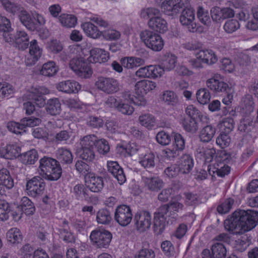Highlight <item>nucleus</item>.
Segmentation results:
<instances>
[{
  "label": "nucleus",
  "instance_id": "1",
  "mask_svg": "<svg viewBox=\"0 0 258 258\" xmlns=\"http://www.w3.org/2000/svg\"><path fill=\"white\" fill-rule=\"evenodd\" d=\"M258 223V212L253 210L235 211L224 221L225 229L233 234H242L253 229Z\"/></svg>",
  "mask_w": 258,
  "mask_h": 258
},
{
  "label": "nucleus",
  "instance_id": "2",
  "mask_svg": "<svg viewBox=\"0 0 258 258\" xmlns=\"http://www.w3.org/2000/svg\"><path fill=\"white\" fill-rule=\"evenodd\" d=\"M183 205L176 201H171L159 207L154 214L153 230L160 235L165 230L166 225L175 224L178 219L177 213L182 210Z\"/></svg>",
  "mask_w": 258,
  "mask_h": 258
},
{
  "label": "nucleus",
  "instance_id": "3",
  "mask_svg": "<svg viewBox=\"0 0 258 258\" xmlns=\"http://www.w3.org/2000/svg\"><path fill=\"white\" fill-rule=\"evenodd\" d=\"M142 18L149 19L148 25L153 31L163 33L168 30L167 23L161 16L160 11L154 7L143 9L140 13Z\"/></svg>",
  "mask_w": 258,
  "mask_h": 258
},
{
  "label": "nucleus",
  "instance_id": "4",
  "mask_svg": "<svg viewBox=\"0 0 258 258\" xmlns=\"http://www.w3.org/2000/svg\"><path fill=\"white\" fill-rule=\"evenodd\" d=\"M38 172L43 178L55 181L60 178L61 168L58 161L44 156L39 160Z\"/></svg>",
  "mask_w": 258,
  "mask_h": 258
},
{
  "label": "nucleus",
  "instance_id": "5",
  "mask_svg": "<svg viewBox=\"0 0 258 258\" xmlns=\"http://www.w3.org/2000/svg\"><path fill=\"white\" fill-rule=\"evenodd\" d=\"M3 8L13 15L18 14L22 24L28 29L34 31L36 29V24L29 14L20 5L12 3L10 0H0Z\"/></svg>",
  "mask_w": 258,
  "mask_h": 258
},
{
  "label": "nucleus",
  "instance_id": "6",
  "mask_svg": "<svg viewBox=\"0 0 258 258\" xmlns=\"http://www.w3.org/2000/svg\"><path fill=\"white\" fill-rule=\"evenodd\" d=\"M140 36L145 45L154 51H160L164 47V42L161 36L153 31H142Z\"/></svg>",
  "mask_w": 258,
  "mask_h": 258
},
{
  "label": "nucleus",
  "instance_id": "7",
  "mask_svg": "<svg viewBox=\"0 0 258 258\" xmlns=\"http://www.w3.org/2000/svg\"><path fill=\"white\" fill-rule=\"evenodd\" d=\"M95 85L98 90L107 94H114L119 90L118 81L111 77H98Z\"/></svg>",
  "mask_w": 258,
  "mask_h": 258
},
{
  "label": "nucleus",
  "instance_id": "8",
  "mask_svg": "<svg viewBox=\"0 0 258 258\" xmlns=\"http://www.w3.org/2000/svg\"><path fill=\"white\" fill-rule=\"evenodd\" d=\"M112 238L111 232L104 229L93 230L90 236L93 245L99 248L108 247Z\"/></svg>",
  "mask_w": 258,
  "mask_h": 258
},
{
  "label": "nucleus",
  "instance_id": "9",
  "mask_svg": "<svg viewBox=\"0 0 258 258\" xmlns=\"http://www.w3.org/2000/svg\"><path fill=\"white\" fill-rule=\"evenodd\" d=\"M4 40L10 43H15L19 49L25 50L28 48L29 42V36L23 31H13L11 34L6 32L4 35Z\"/></svg>",
  "mask_w": 258,
  "mask_h": 258
},
{
  "label": "nucleus",
  "instance_id": "10",
  "mask_svg": "<svg viewBox=\"0 0 258 258\" xmlns=\"http://www.w3.org/2000/svg\"><path fill=\"white\" fill-rule=\"evenodd\" d=\"M190 0H163L161 9L169 16L176 15L183 7L189 5Z\"/></svg>",
  "mask_w": 258,
  "mask_h": 258
},
{
  "label": "nucleus",
  "instance_id": "11",
  "mask_svg": "<svg viewBox=\"0 0 258 258\" xmlns=\"http://www.w3.org/2000/svg\"><path fill=\"white\" fill-rule=\"evenodd\" d=\"M136 228L140 232H143L150 228L152 216L150 212L146 210L138 211L134 217Z\"/></svg>",
  "mask_w": 258,
  "mask_h": 258
},
{
  "label": "nucleus",
  "instance_id": "12",
  "mask_svg": "<svg viewBox=\"0 0 258 258\" xmlns=\"http://www.w3.org/2000/svg\"><path fill=\"white\" fill-rule=\"evenodd\" d=\"M45 183L42 177L36 176L28 180L26 184V190L28 195L36 197L43 194Z\"/></svg>",
  "mask_w": 258,
  "mask_h": 258
},
{
  "label": "nucleus",
  "instance_id": "13",
  "mask_svg": "<svg viewBox=\"0 0 258 258\" xmlns=\"http://www.w3.org/2000/svg\"><path fill=\"white\" fill-rule=\"evenodd\" d=\"M133 218V214L131 208L125 205L116 207L114 213V219L120 226L128 225Z\"/></svg>",
  "mask_w": 258,
  "mask_h": 258
},
{
  "label": "nucleus",
  "instance_id": "14",
  "mask_svg": "<svg viewBox=\"0 0 258 258\" xmlns=\"http://www.w3.org/2000/svg\"><path fill=\"white\" fill-rule=\"evenodd\" d=\"M183 7L180 16V22L182 25L187 27L188 31L194 32L197 30V25L194 22L195 18L194 10L191 8Z\"/></svg>",
  "mask_w": 258,
  "mask_h": 258
},
{
  "label": "nucleus",
  "instance_id": "15",
  "mask_svg": "<svg viewBox=\"0 0 258 258\" xmlns=\"http://www.w3.org/2000/svg\"><path fill=\"white\" fill-rule=\"evenodd\" d=\"M86 187L92 192H99L104 186L103 179L102 177L90 173L85 176Z\"/></svg>",
  "mask_w": 258,
  "mask_h": 258
},
{
  "label": "nucleus",
  "instance_id": "16",
  "mask_svg": "<svg viewBox=\"0 0 258 258\" xmlns=\"http://www.w3.org/2000/svg\"><path fill=\"white\" fill-rule=\"evenodd\" d=\"M29 43V55L25 60V63L27 66L35 64L42 53V49L39 47L36 40L33 39Z\"/></svg>",
  "mask_w": 258,
  "mask_h": 258
},
{
  "label": "nucleus",
  "instance_id": "17",
  "mask_svg": "<svg viewBox=\"0 0 258 258\" xmlns=\"http://www.w3.org/2000/svg\"><path fill=\"white\" fill-rule=\"evenodd\" d=\"M211 249L214 257L212 256L210 250L205 249L202 252V258H225L226 256V248L222 243H215Z\"/></svg>",
  "mask_w": 258,
  "mask_h": 258
},
{
  "label": "nucleus",
  "instance_id": "18",
  "mask_svg": "<svg viewBox=\"0 0 258 258\" xmlns=\"http://www.w3.org/2000/svg\"><path fill=\"white\" fill-rule=\"evenodd\" d=\"M108 171L118 181L120 184H122L126 181V177L123 169L116 161H108L107 162Z\"/></svg>",
  "mask_w": 258,
  "mask_h": 258
},
{
  "label": "nucleus",
  "instance_id": "19",
  "mask_svg": "<svg viewBox=\"0 0 258 258\" xmlns=\"http://www.w3.org/2000/svg\"><path fill=\"white\" fill-rule=\"evenodd\" d=\"M49 93V90L44 87H38L32 88L29 93L30 99L34 101L35 104L39 107H41L45 104V100L42 95Z\"/></svg>",
  "mask_w": 258,
  "mask_h": 258
},
{
  "label": "nucleus",
  "instance_id": "20",
  "mask_svg": "<svg viewBox=\"0 0 258 258\" xmlns=\"http://www.w3.org/2000/svg\"><path fill=\"white\" fill-rule=\"evenodd\" d=\"M90 55L88 58L89 61L92 63L99 62L100 63L106 62L109 59V54L104 49L94 48L90 51Z\"/></svg>",
  "mask_w": 258,
  "mask_h": 258
},
{
  "label": "nucleus",
  "instance_id": "21",
  "mask_svg": "<svg viewBox=\"0 0 258 258\" xmlns=\"http://www.w3.org/2000/svg\"><path fill=\"white\" fill-rule=\"evenodd\" d=\"M56 88L59 91L66 93L78 92L81 88V85L77 82L67 80L61 82L56 85Z\"/></svg>",
  "mask_w": 258,
  "mask_h": 258
},
{
  "label": "nucleus",
  "instance_id": "22",
  "mask_svg": "<svg viewBox=\"0 0 258 258\" xmlns=\"http://www.w3.org/2000/svg\"><path fill=\"white\" fill-rule=\"evenodd\" d=\"M207 87L216 93H225L231 91L228 85L223 81H220L215 78L208 79L206 82Z\"/></svg>",
  "mask_w": 258,
  "mask_h": 258
},
{
  "label": "nucleus",
  "instance_id": "23",
  "mask_svg": "<svg viewBox=\"0 0 258 258\" xmlns=\"http://www.w3.org/2000/svg\"><path fill=\"white\" fill-rule=\"evenodd\" d=\"M145 186L150 191L157 192L164 185L162 180L158 177H142Z\"/></svg>",
  "mask_w": 258,
  "mask_h": 258
},
{
  "label": "nucleus",
  "instance_id": "24",
  "mask_svg": "<svg viewBox=\"0 0 258 258\" xmlns=\"http://www.w3.org/2000/svg\"><path fill=\"white\" fill-rule=\"evenodd\" d=\"M177 61V58L174 54L166 52L161 57V65L165 71H170L175 68Z\"/></svg>",
  "mask_w": 258,
  "mask_h": 258
},
{
  "label": "nucleus",
  "instance_id": "25",
  "mask_svg": "<svg viewBox=\"0 0 258 258\" xmlns=\"http://www.w3.org/2000/svg\"><path fill=\"white\" fill-rule=\"evenodd\" d=\"M21 148L15 144L8 145L5 148H0L1 157L8 159H13L19 156Z\"/></svg>",
  "mask_w": 258,
  "mask_h": 258
},
{
  "label": "nucleus",
  "instance_id": "26",
  "mask_svg": "<svg viewBox=\"0 0 258 258\" xmlns=\"http://www.w3.org/2000/svg\"><path fill=\"white\" fill-rule=\"evenodd\" d=\"M156 87L155 82L149 80H141L138 81L135 85L136 93H140L143 95L153 90Z\"/></svg>",
  "mask_w": 258,
  "mask_h": 258
},
{
  "label": "nucleus",
  "instance_id": "27",
  "mask_svg": "<svg viewBox=\"0 0 258 258\" xmlns=\"http://www.w3.org/2000/svg\"><path fill=\"white\" fill-rule=\"evenodd\" d=\"M197 58L201 59L202 62L208 64L215 63L218 60L216 54L211 49L200 50L197 53Z\"/></svg>",
  "mask_w": 258,
  "mask_h": 258
},
{
  "label": "nucleus",
  "instance_id": "28",
  "mask_svg": "<svg viewBox=\"0 0 258 258\" xmlns=\"http://www.w3.org/2000/svg\"><path fill=\"white\" fill-rule=\"evenodd\" d=\"M178 167L180 173L187 174L192 169L194 166V161L192 157L188 154H184L180 158Z\"/></svg>",
  "mask_w": 258,
  "mask_h": 258
},
{
  "label": "nucleus",
  "instance_id": "29",
  "mask_svg": "<svg viewBox=\"0 0 258 258\" xmlns=\"http://www.w3.org/2000/svg\"><path fill=\"white\" fill-rule=\"evenodd\" d=\"M56 156L58 162L69 164L72 162L73 157L71 151L65 148H59L56 152Z\"/></svg>",
  "mask_w": 258,
  "mask_h": 258
},
{
  "label": "nucleus",
  "instance_id": "30",
  "mask_svg": "<svg viewBox=\"0 0 258 258\" xmlns=\"http://www.w3.org/2000/svg\"><path fill=\"white\" fill-rule=\"evenodd\" d=\"M255 107L253 98L251 95H246L242 100V109L243 115H251Z\"/></svg>",
  "mask_w": 258,
  "mask_h": 258
},
{
  "label": "nucleus",
  "instance_id": "31",
  "mask_svg": "<svg viewBox=\"0 0 258 258\" xmlns=\"http://www.w3.org/2000/svg\"><path fill=\"white\" fill-rule=\"evenodd\" d=\"M257 123L253 121V116L243 115V118L240 121L238 130L243 132L248 133L251 131Z\"/></svg>",
  "mask_w": 258,
  "mask_h": 258
},
{
  "label": "nucleus",
  "instance_id": "32",
  "mask_svg": "<svg viewBox=\"0 0 258 258\" xmlns=\"http://www.w3.org/2000/svg\"><path fill=\"white\" fill-rule=\"evenodd\" d=\"M121 65L125 68L131 69L144 63V60L137 57H125L120 60Z\"/></svg>",
  "mask_w": 258,
  "mask_h": 258
},
{
  "label": "nucleus",
  "instance_id": "33",
  "mask_svg": "<svg viewBox=\"0 0 258 258\" xmlns=\"http://www.w3.org/2000/svg\"><path fill=\"white\" fill-rule=\"evenodd\" d=\"M81 27L86 34L93 39H98L101 36L102 31H100L97 27L91 22H85Z\"/></svg>",
  "mask_w": 258,
  "mask_h": 258
},
{
  "label": "nucleus",
  "instance_id": "34",
  "mask_svg": "<svg viewBox=\"0 0 258 258\" xmlns=\"http://www.w3.org/2000/svg\"><path fill=\"white\" fill-rule=\"evenodd\" d=\"M46 109L47 112L51 115L59 114L61 109L59 100L57 98L49 99L47 102Z\"/></svg>",
  "mask_w": 258,
  "mask_h": 258
},
{
  "label": "nucleus",
  "instance_id": "35",
  "mask_svg": "<svg viewBox=\"0 0 258 258\" xmlns=\"http://www.w3.org/2000/svg\"><path fill=\"white\" fill-rule=\"evenodd\" d=\"M216 133V128L212 125H207L200 131L199 137L203 142H209L212 140Z\"/></svg>",
  "mask_w": 258,
  "mask_h": 258
},
{
  "label": "nucleus",
  "instance_id": "36",
  "mask_svg": "<svg viewBox=\"0 0 258 258\" xmlns=\"http://www.w3.org/2000/svg\"><path fill=\"white\" fill-rule=\"evenodd\" d=\"M57 71L58 68L55 63L50 61L43 64L40 73L44 76L50 77L54 76Z\"/></svg>",
  "mask_w": 258,
  "mask_h": 258
},
{
  "label": "nucleus",
  "instance_id": "37",
  "mask_svg": "<svg viewBox=\"0 0 258 258\" xmlns=\"http://www.w3.org/2000/svg\"><path fill=\"white\" fill-rule=\"evenodd\" d=\"M112 220L110 212L105 208L100 209L96 214V221L99 224L108 225Z\"/></svg>",
  "mask_w": 258,
  "mask_h": 258
},
{
  "label": "nucleus",
  "instance_id": "38",
  "mask_svg": "<svg viewBox=\"0 0 258 258\" xmlns=\"http://www.w3.org/2000/svg\"><path fill=\"white\" fill-rule=\"evenodd\" d=\"M21 159L25 165L34 164L38 159V154L35 149L29 150L21 155Z\"/></svg>",
  "mask_w": 258,
  "mask_h": 258
},
{
  "label": "nucleus",
  "instance_id": "39",
  "mask_svg": "<svg viewBox=\"0 0 258 258\" xmlns=\"http://www.w3.org/2000/svg\"><path fill=\"white\" fill-rule=\"evenodd\" d=\"M43 115V114H39L37 117H30L22 118L20 120V122L23 132H25V128L26 127H33L39 125L41 122V118Z\"/></svg>",
  "mask_w": 258,
  "mask_h": 258
},
{
  "label": "nucleus",
  "instance_id": "40",
  "mask_svg": "<svg viewBox=\"0 0 258 258\" xmlns=\"http://www.w3.org/2000/svg\"><path fill=\"white\" fill-rule=\"evenodd\" d=\"M139 163L147 170L153 169L155 166L154 155L151 153L145 155L140 158Z\"/></svg>",
  "mask_w": 258,
  "mask_h": 258
},
{
  "label": "nucleus",
  "instance_id": "41",
  "mask_svg": "<svg viewBox=\"0 0 258 258\" xmlns=\"http://www.w3.org/2000/svg\"><path fill=\"white\" fill-rule=\"evenodd\" d=\"M58 19L61 25L67 28L74 27L77 23L76 17L73 15L63 14L59 17Z\"/></svg>",
  "mask_w": 258,
  "mask_h": 258
},
{
  "label": "nucleus",
  "instance_id": "42",
  "mask_svg": "<svg viewBox=\"0 0 258 258\" xmlns=\"http://www.w3.org/2000/svg\"><path fill=\"white\" fill-rule=\"evenodd\" d=\"M20 209L26 215H29L34 214L35 208L34 204L26 197L22 198L20 204Z\"/></svg>",
  "mask_w": 258,
  "mask_h": 258
},
{
  "label": "nucleus",
  "instance_id": "43",
  "mask_svg": "<svg viewBox=\"0 0 258 258\" xmlns=\"http://www.w3.org/2000/svg\"><path fill=\"white\" fill-rule=\"evenodd\" d=\"M0 180L7 188L11 189L14 186V180L10 172L6 168L0 169Z\"/></svg>",
  "mask_w": 258,
  "mask_h": 258
},
{
  "label": "nucleus",
  "instance_id": "44",
  "mask_svg": "<svg viewBox=\"0 0 258 258\" xmlns=\"http://www.w3.org/2000/svg\"><path fill=\"white\" fill-rule=\"evenodd\" d=\"M251 239V237L247 235L242 236L235 241V250L238 252L244 251L249 246Z\"/></svg>",
  "mask_w": 258,
  "mask_h": 258
},
{
  "label": "nucleus",
  "instance_id": "45",
  "mask_svg": "<svg viewBox=\"0 0 258 258\" xmlns=\"http://www.w3.org/2000/svg\"><path fill=\"white\" fill-rule=\"evenodd\" d=\"M7 238L12 243H18L22 240V234L20 230L17 228L10 229L7 233Z\"/></svg>",
  "mask_w": 258,
  "mask_h": 258
},
{
  "label": "nucleus",
  "instance_id": "46",
  "mask_svg": "<svg viewBox=\"0 0 258 258\" xmlns=\"http://www.w3.org/2000/svg\"><path fill=\"white\" fill-rule=\"evenodd\" d=\"M97 137L94 135H87L80 140L81 148H94L98 141Z\"/></svg>",
  "mask_w": 258,
  "mask_h": 258
},
{
  "label": "nucleus",
  "instance_id": "47",
  "mask_svg": "<svg viewBox=\"0 0 258 258\" xmlns=\"http://www.w3.org/2000/svg\"><path fill=\"white\" fill-rule=\"evenodd\" d=\"M183 128L188 132L196 133L198 130V124L194 118H184L182 120Z\"/></svg>",
  "mask_w": 258,
  "mask_h": 258
},
{
  "label": "nucleus",
  "instance_id": "48",
  "mask_svg": "<svg viewBox=\"0 0 258 258\" xmlns=\"http://www.w3.org/2000/svg\"><path fill=\"white\" fill-rule=\"evenodd\" d=\"M197 17L201 23L208 26L211 24V18L208 10L199 6L197 9Z\"/></svg>",
  "mask_w": 258,
  "mask_h": 258
},
{
  "label": "nucleus",
  "instance_id": "49",
  "mask_svg": "<svg viewBox=\"0 0 258 258\" xmlns=\"http://www.w3.org/2000/svg\"><path fill=\"white\" fill-rule=\"evenodd\" d=\"M221 132L229 134L234 127V121L231 117H226L223 119L219 124Z\"/></svg>",
  "mask_w": 258,
  "mask_h": 258
},
{
  "label": "nucleus",
  "instance_id": "50",
  "mask_svg": "<svg viewBox=\"0 0 258 258\" xmlns=\"http://www.w3.org/2000/svg\"><path fill=\"white\" fill-rule=\"evenodd\" d=\"M196 96L198 101L203 105L208 103L211 98L210 93L206 88L199 89L197 92Z\"/></svg>",
  "mask_w": 258,
  "mask_h": 258
},
{
  "label": "nucleus",
  "instance_id": "51",
  "mask_svg": "<svg viewBox=\"0 0 258 258\" xmlns=\"http://www.w3.org/2000/svg\"><path fill=\"white\" fill-rule=\"evenodd\" d=\"M139 120L142 125L149 128L153 127L155 123V117L150 114H144L140 115Z\"/></svg>",
  "mask_w": 258,
  "mask_h": 258
},
{
  "label": "nucleus",
  "instance_id": "52",
  "mask_svg": "<svg viewBox=\"0 0 258 258\" xmlns=\"http://www.w3.org/2000/svg\"><path fill=\"white\" fill-rule=\"evenodd\" d=\"M59 237L67 243L75 241V236L70 228H60L58 230Z\"/></svg>",
  "mask_w": 258,
  "mask_h": 258
},
{
  "label": "nucleus",
  "instance_id": "53",
  "mask_svg": "<svg viewBox=\"0 0 258 258\" xmlns=\"http://www.w3.org/2000/svg\"><path fill=\"white\" fill-rule=\"evenodd\" d=\"M10 212L9 204L5 200H0V220L4 221L8 220Z\"/></svg>",
  "mask_w": 258,
  "mask_h": 258
},
{
  "label": "nucleus",
  "instance_id": "54",
  "mask_svg": "<svg viewBox=\"0 0 258 258\" xmlns=\"http://www.w3.org/2000/svg\"><path fill=\"white\" fill-rule=\"evenodd\" d=\"M233 204L234 200L231 198H228L217 207V210L220 214H226L230 211Z\"/></svg>",
  "mask_w": 258,
  "mask_h": 258
},
{
  "label": "nucleus",
  "instance_id": "55",
  "mask_svg": "<svg viewBox=\"0 0 258 258\" xmlns=\"http://www.w3.org/2000/svg\"><path fill=\"white\" fill-rule=\"evenodd\" d=\"M101 36L106 40H116L120 38L121 34L116 30L109 29L102 31Z\"/></svg>",
  "mask_w": 258,
  "mask_h": 258
},
{
  "label": "nucleus",
  "instance_id": "56",
  "mask_svg": "<svg viewBox=\"0 0 258 258\" xmlns=\"http://www.w3.org/2000/svg\"><path fill=\"white\" fill-rule=\"evenodd\" d=\"M94 148H81L80 157L84 160L91 162L95 159Z\"/></svg>",
  "mask_w": 258,
  "mask_h": 258
},
{
  "label": "nucleus",
  "instance_id": "57",
  "mask_svg": "<svg viewBox=\"0 0 258 258\" xmlns=\"http://www.w3.org/2000/svg\"><path fill=\"white\" fill-rule=\"evenodd\" d=\"M239 28V23L237 20L235 19L227 21L224 25V29L228 33H232L236 31Z\"/></svg>",
  "mask_w": 258,
  "mask_h": 258
},
{
  "label": "nucleus",
  "instance_id": "58",
  "mask_svg": "<svg viewBox=\"0 0 258 258\" xmlns=\"http://www.w3.org/2000/svg\"><path fill=\"white\" fill-rule=\"evenodd\" d=\"M86 62L82 58H74L70 60L69 65L70 68L76 73L77 75L78 72L83 67L86 65Z\"/></svg>",
  "mask_w": 258,
  "mask_h": 258
},
{
  "label": "nucleus",
  "instance_id": "59",
  "mask_svg": "<svg viewBox=\"0 0 258 258\" xmlns=\"http://www.w3.org/2000/svg\"><path fill=\"white\" fill-rule=\"evenodd\" d=\"M229 134L221 132L220 135L216 139V143L221 148H224L228 146L231 142V139L229 136Z\"/></svg>",
  "mask_w": 258,
  "mask_h": 258
},
{
  "label": "nucleus",
  "instance_id": "60",
  "mask_svg": "<svg viewBox=\"0 0 258 258\" xmlns=\"http://www.w3.org/2000/svg\"><path fill=\"white\" fill-rule=\"evenodd\" d=\"M96 147L98 152L102 155H106L110 151V146L107 141L104 139L98 140Z\"/></svg>",
  "mask_w": 258,
  "mask_h": 258
},
{
  "label": "nucleus",
  "instance_id": "61",
  "mask_svg": "<svg viewBox=\"0 0 258 258\" xmlns=\"http://www.w3.org/2000/svg\"><path fill=\"white\" fill-rule=\"evenodd\" d=\"M0 31L3 32V37L6 32L11 34L13 31L11 26L10 20L6 17L0 16Z\"/></svg>",
  "mask_w": 258,
  "mask_h": 258
},
{
  "label": "nucleus",
  "instance_id": "62",
  "mask_svg": "<svg viewBox=\"0 0 258 258\" xmlns=\"http://www.w3.org/2000/svg\"><path fill=\"white\" fill-rule=\"evenodd\" d=\"M73 193L74 194L76 198L78 200L83 198L87 197L88 195L87 194V190L82 184H78L76 185L73 190Z\"/></svg>",
  "mask_w": 258,
  "mask_h": 258
},
{
  "label": "nucleus",
  "instance_id": "63",
  "mask_svg": "<svg viewBox=\"0 0 258 258\" xmlns=\"http://www.w3.org/2000/svg\"><path fill=\"white\" fill-rule=\"evenodd\" d=\"M157 142L161 145H168L171 140V136L164 131L159 132L156 135Z\"/></svg>",
  "mask_w": 258,
  "mask_h": 258
},
{
  "label": "nucleus",
  "instance_id": "64",
  "mask_svg": "<svg viewBox=\"0 0 258 258\" xmlns=\"http://www.w3.org/2000/svg\"><path fill=\"white\" fill-rule=\"evenodd\" d=\"M104 124L103 121L100 117L96 116H90L87 121V124L94 128H98L103 126Z\"/></svg>",
  "mask_w": 258,
  "mask_h": 258
}]
</instances>
